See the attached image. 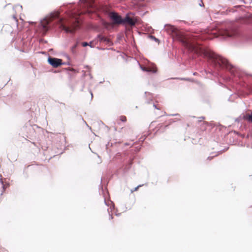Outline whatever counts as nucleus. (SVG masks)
Masks as SVG:
<instances>
[{"mask_svg": "<svg viewBox=\"0 0 252 252\" xmlns=\"http://www.w3.org/2000/svg\"><path fill=\"white\" fill-rule=\"evenodd\" d=\"M164 30L178 41L188 51L206 59L214 69V73L228 81L235 83L239 89L243 92L252 93V76L241 71L230 64L227 61L218 56L208 49L201 41L220 37L222 39L233 38L240 42L251 39L238 27L223 26H212L200 33L190 36L185 35L177 28L170 24H165Z\"/></svg>", "mask_w": 252, "mask_h": 252, "instance_id": "f257e3e1", "label": "nucleus"}, {"mask_svg": "<svg viewBox=\"0 0 252 252\" xmlns=\"http://www.w3.org/2000/svg\"><path fill=\"white\" fill-rule=\"evenodd\" d=\"M59 25L61 29L67 33H72L79 27V22L77 18L71 14L68 19L62 17L58 12L51 13L41 20L39 24V28L44 33H45L52 26V22Z\"/></svg>", "mask_w": 252, "mask_h": 252, "instance_id": "f03ea898", "label": "nucleus"}, {"mask_svg": "<svg viewBox=\"0 0 252 252\" xmlns=\"http://www.w3.org/2000/svg\"><path fill=\"white\" fill-rule=\"evenodd\" d=\"M122 25H128L134 26L139 22V18L135 15L134 13L129 12L126 13L122 19Z\"/></svg>", "mask_w": 252, "mask_h": 252, "instance_id": "7ed1b4c3", "label": "nucleus"}, {"mask_svg": "<svg viewBox=\"0 0 252 252\" xmlns=\"http://www.w3.org/2000/svg\"><path fill=\"white\" fill-rule=\"evenodd\" d=\"M123 17L114 10H111V25L112 24L122 25Z\"/></svg>", "mask_w": 252, "mask_h": 252, "instance_id": "20e7f679", "label": "nucleus"}, {"mask_svg": "<svg viewBox=\"0 0 252 252\" xmlns=\"http://www.w3.org/2000/svg\"><path fill=\"white\" fill-rule=\"evenodd\" d=\"M48 63L54 67H58L62 64H64L62 60L60 59L49 57L48 58Z\"/></svg>", "mask_w": 252, "mask_h": 252, "instance_id": "39448f33", "label": "nucleus"}, {"mask_svg": "<svg viewBox=\"0 0 252 252\" xmlns=\"http://www.w3.org/2000/svg\"><path fill=\"white\" fill-rule=\"evenodd\" d=\"M138 63L139 65V66L142 70L145 71V72H152V73H156L157 72V69L156 67H154L153 68H148L147 67L143 66L142 65H141L139 62H138Z\"/></svg>", "mask_w": 252, "mask_h": 252, "instance_id": "423d86ee", "label": "nucleus"}, {"mask_svg": "<svg viewBox=\"0 0 252 252\" xmlns=\"http://www.w3.org/2000/svg\"><path fill=\"white\" fill-rule=\"evenodd\" d=\"M133 158H130L129 160L128 163L124 166L123 170L124 173H126L127 171L131 168L133 163Z\"/></svg>", "mask_w": 252, "mask_h": 252, "instance_id": "0eeeda50", "label": "nucleus"}, {"mask_svg": "<svg viewBox=\"0 0 252 252\" xmlns=\"http://www.w3.org/2000/svg\"><path fill=\"white\" fill-rule=\"evenodd\" d=\"M243 118L248 123H252V113L244 114Z\"/></svg>", "mask_w": 252, "mask_h": 252, "instance_id": "6e6552de", "label": "nucleus"}, {"mask_svg": "<svg viewBox=\"0 0 252 252\" xmlns=\"http://www.w3.org/2000/svg\"><path fill=\"white\" fill-rule=\"evenodd\" d=\"M97 37L99 38L100 42L106 43H109L110 42V39L103 35L98 34L97 35Z\"/></svg>", "mask_w": 252, "mask_h": 252, "instance_id": "1a4fd4ad", "label": "nucleus"}, {"mask_svg": "<svg viewBox=\"0 0 252 252\" xmlns=\"http://www.w3.org/2000/svg\"><path fill=\"white\" fill-rule=\"evenodd\" d=\"M145 94L146 95V97H148V96H149V100H152V99L151 98V95H152V94L150 92H145ZM147 103H150V100H147Z\"/></svg>", "mask_w": 252, "mask_h": 252, "instance_id": "9d476101", "label": "nucleus"}, {"mask_svg": "<svg viewBox=\"0 0 252 252\" xmlns=\"http://www.w3.org/2000/svg\"><path fill=\"white\" fill-rule=\"evenodd\" d=\"M102 24L103 25V26L106 28V29H108L109 28V24L104 21H102Z\"/></svg>", "mask_w": 252, "mask_h": 252, "instance_id": "9b49d317", "label": "nucleus"}, {"mask_svg": "<svg viewBox=\"0 0 252 252\" xmlns=\"http://www.w3.org/2000/svg\"><path fill=\"white\" fill-rule=\"evenodd\" d=\"M150 37L151 38L153 39L156 42H158V43L159 42V40L158 38H157L156 37H155L154 36L151 35Z\"/></svg>", "mask_w": 252, "mask_h": 252, "instance_id": "f8f14e48", "label": "nucleus"}, {"mask_svg": "<svg viewBox=\"0 0 252 252\" xmlns=\"http://www.w3.org/2000/svg\"><path fill=\"white\" fill-rule=\"evenodd\" d=\"M0 182L2 185L3 191L5 190V185H3V182L1 179V175L0 174Z\"/></svg>", "mask_w": 252, "mask_h": 252, "instance_id": "ddd939ff", "label": "nucleus"}, {"mask_svg": "<svg viewBox=\"0 0 252 252\" xmlns=\"http://www.w3.org/2000/svg\"><path fill=\"white\" fill-rule=\"evenodd\" d=\"M120 120L122 122H125L126 121V118L125 116H122L120 117Z\"/></svg>", "mask_w": 252, "mask_h": 252, "instance_id": "4468645a", "label": "nucleus"}, {"mask_svg": "<svg viewBox=\"0 0 252 252\" xmlns=\"http://www.w3.org/2000/svg\"><path fill=\"white\" fill-rule=\"evenodd\" d=\"M140 149H141V147L139 146L135 147L134 148V152H138L140 151Z\"/></svg>", "mask_w": 252, "mask_h": 252, "instance_id": "2eb2a0df", "label": "nucleus"}, {"mask_svg": "<svg viewBox=\"0 0 252 252\" xmlns=\"http://www.w3.org/2000/svg\"><path fill=\"white\" fill-rule=\"evenodd\" d=\"M142 185H138V186H137L136 187H135V188H134L133 189H131V192H133V191H136L139 187H141Z\"/></svg>", "mask_w": 252, "mask_h": 252, "instance_id": "dca6fc26", "label": "nucleus"}, {"mask_svg": "<svg viewBox=\"0 0 252 252\" xmlns=\"http://www.w3.org/2000/svg\"><path fill=\"white\" fill-rule=\"evenodd\" d=\"M103 195H104V203H105V205H107V206H109V203L108 202V201L106 200V198L105 197V195L104 193Z\"/></svg>", "mask_w": 252, "mask_h": 252, "instance_id": "f3484780", "label": "nucleus"}, {"mask_svg": "<svg viewBox=\"0 0 252 252\" xmlns=\"http://www.w3.org/2000/svg\"><path fill=\"white\" fill-rule=\"evenodd\" d=\"M181 80H187V81H193V79H191L189 78H182Z\"/></svg>", "mask_w": 252, "mask_h": 252, "instance_id": "a211bd4d", "label": "nucleus"}, {"mask_svg": "<svg viewBox=\"0 0 252 252\" xmlns=\"http://www.w3.org/2000/svg\"><path fill=\"white\" fill-rule=\"evenodd\" d=\"M77 45V44H75L74 45H73L72 47H71V51L72 52H74V50L75 49V48H76Z\"/></svg>", "mask_w": 252, "mask_h": 252, "instance_id": "6ab92c4d", "label": "nucleus"}, {"mask_svg": "<svg viewBox=\"0 0 252 252\" xmlns=\"http://www.w3.org/2000/svg\"><path fill=\"white\" fill-rule=\"evenodd\" d=\"M89 45V43L88 42H84L82 43V46L83 47H86V46H88Z\"/></svg>", "mask_w": 252, "mask_h": 252, "instance_id": "aec40b11", "label": "nucleus"}, {"mask_svg": "<svg viewBox=\"0 0 252 252\" xmlns=\"http://www.w3.org/2000/svg\"><path fill=\"white\" fill-rule=\"evenodd\" d=\"M111 212H112V209L114 208V203H113V202L112 201H111Z\"/></svg>", "mask_w": 252, "mask_h": 252, "instance_id": "412c9836", "label": "nucleus"}, {"mask_svg": "<svg viewBox=\"0 0 252 252\" xmlns=\"http://www.w3.org/2000/svg\"><path fill=\"white\" fill-rule=\"evenodd\" d=\"M153 107H154L155 108H156L158 110H160L159 108L157 106L155 103L153 104Z\"/></svg>", "mask_w": 252, "mask_h": 252, "instance_id": "4be33fe9", "label": "nucleus"}, {"mask_svg": "<svg viewBox=\"0 0 252 252\" xmlns=\"http://www.w3.org/2000/svg\"><path fill=\"white\" fill-rule=\"evenodd\" d=\"M168 116H179V114L177 113V114H170Z\"/></svg>", "mask_w": 252, "mask_h": 252, "instance_id": "5701e85b", "label": "nucleus"}, {"mask_svg": "<svg viewBox=\"0 0 252 252\" xmlns=\"http://www.w3.org/2000/svg\"><path fill=\"white\" fill-rule=\"evenodd\" d=\"M217 156V155H216L215 156H212V157L209 156V157H208V159L211 160V159H212L214 157H215V156Z\"/></svg>", "mask_w": 252, "mask_h": 252, "instance_id": "b1692460", "label": "nucleus"}, {"mask_svg": "<svg viewBox=\"0 0 252 252\" xmlns=\"http://www.w3.org/2000/svg\"><path fill=\"white\" fill-rule=\"evenodd\" d=\"M199 122H201L202 120L204 119V117L202 116L199 117Z\"/></svg>", "mask_w": 252, "mask_h": 252, "instance_id": "393cba45", "label": "nucleus"}, {"mask_svg": "<svg viewBox=\"0 0 252 252\" xmlns=\"http://www.w3.org/2000/svg\"><path fill=\"white\" fill-rule=\"evenodd\" d=\"M201 0V3H199V6H204V5H203V2H202V0Z\"/></svg>", "mask_w": 252, "mask_h": 252, "instance_id": "a878e982", "label": "nucleus"}, {"mask_svg": "<svg viewBox=\"0 0 252 252\" xmlns=\"http://www.w3.org/2000/svg\"><path fill=\"white\" fill-rule=\"evenodd\" d=\"M13 19L15 20V22H16V23H17V22L18 20H17V19H16V18L15 17V16H13Z\"/></svg>", "mask_w": 252, "mask_h": 252, "instance_id": "bb28decb", "label": "nucleus"}, {"mask_svg": "<svg viewBox=\"0 0 252 252\" xmlns=\"http://www.w3.org/2000/svg\"><path fill=\"white\" fill-rule=\"evenodd\" d=\"M85 123L86 124V126L89 128L90 129H91V127L90 126H89L88 124H87V123L84 121Z\"/></svg>", "mask_w": 252, "mask_h": 252, "instance_id": "cd10ccee", "label": "nucleus"}, {"mask_svg": "<svg viewBox=\"0 0 252 252\" xmlns=\"http://www.w3.org/2000/svg\"><path fill=\"white\" fill-rule=\"evenodd\" d=\"M114 140H115V143H120V141H117V139H114Z\"/></svg>", "mask_w": 252, "mask_h": 252, "instance_id": "c85d7f7f", "label": "nucleus"}, {"mask_svg": "<svg viewBox=\"0 0 252 252\" xmlns=\"http://www.w3.org/2000/svg\"><path fill=\"white\" fill-rule=\"evenodd\" d=\"M240 136L242 137V138H244L245 137V134H240Z\"/></svg>", "mask_w": 252, "mask_h": 252, "instance_id": "c756f323", "label": "nucleus"}, {"mask_svg": "<svg viewBox=\"0 0 252 252\" xmlns=\"http://www.w3.org/2000/svg\"><path fill=\"white\" fill-rule=\"evenodd\" d=\"M101 162L100 159H99V161H97L98 163H99Z\"/></svg>", "mask_w": 252, "mask_h": 252, "instance_id": "7c9ffc66", "label": "nucleus"}, {"mask_svg": "<svg viewBox=\"0 0 252 252\" xmlns=\"http://www.w3.org/2000/svg\"><path fill=\"white\" fill-rule=\"evenodd\" d=\"M197 74V73L196 72H194V73H193V74L194 75H196Z\"/></svg>", "mask_w": 252, "mask_h": 252, "instance_id": "2f4dec72", "label": "nucleus"}, {"mask_svg": "<svg viewBox=\"0 0 252 252\" xmlns=\"http://www.w3.org/2000/svg\"><path fill=\"white\" fill-rule=\"evenodd\" d=\"M91 43H92L91 42H90V43H89V45H90L91 47H92V46L91 45Z\"/></svg>", "mask_w": 252, "mask_h": 252, "instance_id": "473e14b6", "label": "nucleus"}, {"mask_svg": "<svg viewBox=\"0 0 252 252\" xmlns=\"http://www.w3.org/2000/svg\"><path fill=\"white\" fill-rule=\"evenodd\" d=\"M170 121V122H171H171H174V121H173V119H171Z\"/></svg>", "mask_w": 252, "mask_h": 252, "instance_id": "72a5a7b5", "label": "nucleus"}, {"mask_svg": "<svg viewBox=\"0 0 252 252\" xmlns=\"http://www.w3.org/2000/svg\"><path fill=\"white\" fill-rule=\"evenodd\" d=\"M125 145H129V144H128V143H126L125 144Z\"/></svg>", "mask_w": 252, "mask_h": 252, "instance_id": "f704fd0d", "label": "nucleus"}, {"mask_svg": "<svg viewBox=\"0 0 252 252\" xmlns=\"http://www.w3.org/2000/svg\"><path fill=\"white\" fill-rule=\"evenodd\" d=\"M246 137H247V138H248L249 137V134H248V135H247Z\"/></svg>", "mask_w": 252, "mask_h": 252, "instance_id": "c9c22d12", "label": "nucleus"}, {"mask_svg": "<svg viewBox=\"0 0 252 252\" xmlns=\"http://www.w3.org/2000/svg\"><path fill=\"white\" fill-rule=\"evenodd\" d=\"M100 50H103L104 49L103 48H98Z\"/></svg>", "mask_w": 252, "mask_h": 252, "instance_id": "e433bc0d", "label": "nucleus"}, {"mask_svg": "<svg viewBox=\"0 0 252 252\" xmlns=\"http://www.w3.org/2000/svg\"><path fill=\"white\" fill-rule=\"evenodd\" d=\"M91 94L92 98V97H93V96L92 92H91Z\"/></svg>", "mask_w": 252, "mask_h": 252, "instance_id": "4c0bfd02", "label": "nucleus"}, {"mask_svg": "<svg viewBox=\"0 0 252 252\" xmlns=\"http://www.w3.org/2000/svg\"><path fill=\"white\" fill-rule=\"evenodd\" d=\"M120 214H121L120 213V214H116V215L118 216H119Z\"/></svg>", "mask_w": 252, "mask_h": 252, "instance_id": "58836bf2", "label": "nucleus"}, {"mask_svg": "<svg viewBox=\"0 0 252 252\" xmlns=\"http://www.w3.org/2000/svg\"><path fill=\"white\" fill-rule=\"evenodd\" d=\"M107 194H108V196H109V192H108V191H107Z\"/></svg>", "mask_w": 252, "mask_h": 252, "instance_id": "ea45409f", "label": "nucleus"}, {"mask_svg": "<svg viewBox=\"0 0 252 252\" xmlns=\"http://www.w3.org/2000/svg\"><path fill=\"white\" fill-rule=\"evenodd\" d=\"M114 130H116V128L115 127H114Z\"/></svg>", "mask_w": 252, "mask_h": 252, "instance_id": "a19ab883", "label": "nucleus"}, {"mask_svg": "<svg viewBox=\"0 0 252 252\" xmlns=\"http://www.w3.org/2000/svg\"><path fill=\"white\" fill-rule=\"evenodd\" d=\"M224 150H220V152H221L222 151H223Z\"/></svg>", "mask_w": 252, "mask_h": 252, "instance_id": "79ce46f5", "label": "nucleus"}, {"mask_svg": "<svg viewBox=\"0 0 252 252\" xmlns=\"http://www.w3.org/2000/svg\"><path fill=\"white\" fill-rule=\"evenodd\" d=\"M112 145H113V143L111 142V147L112 146Z\"/></svg>", "mask_w": 252, "mask_h": 252, "instance_id": "37998d69", "label": "nucleus"}, {"mask_svg": "<svg viewBox=\"0 0 252 252\" xmlns=\"http://www.w3.org/2000/svg\"><path fill=\"white\" fill-rule=\"evenodd\" d=\"M108 16H110V13H109V14H108Z\"/></svg>", "mask_w": 252, "mask_h": 252, "instance_id": "c03bdc74", "label": "nucleus"}, {"mask_svg": "<svg viewBox=\"0 0 252 252\" xmlns=\"http://www.w3.org/2000/svg\"><path fill=\"white\" fill-rule=\"evenodd\" d=\"M164 115H166V112H164Z\"/></svg>", "mask_w": 252, "mask_h": 252, "instance_id": "a18cd8bd", "label": "nucleus"}, {"mask_svg": "<svg viewBox=\"0 0 252 252\" xmlns=\"http://www.w3.org/2000/svg\"><path fill=\"white\" fill-rule=\"evenodd\" d=\"M111 219H113V217H112V216H111Z\"/></svg>", "mask_w": 252, "mask_h": 252, "instance_id": "49530a36", "label": "nucleus"}, {"mask_svg": "<svg viewBox=\"0 0 252 252\" xmlns=\"http://www.w3.org/2000/svg\"><path fill=\"white\" fill-rule=\"evenodd\" d=\"M251 2L252 3V0H251Z\"/></svg>", "mask_w": 252, "mask_h": 252, "instance_id": "de8ad7c7", "label": "nucleus"}]
</instances>
